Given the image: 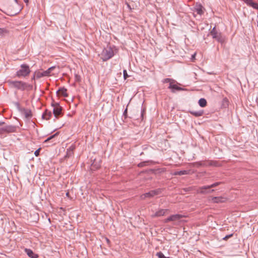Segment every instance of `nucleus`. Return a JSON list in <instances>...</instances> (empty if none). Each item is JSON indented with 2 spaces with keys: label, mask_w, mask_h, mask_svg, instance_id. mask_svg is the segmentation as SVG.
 Wrapping results in <instances>:
<instances>
[{
  "label": "nucleus",
  "mask_w": 258,
  "mask_h": 258,
  "mask_svg": "<svg viewBox=\"0 0 258 258\" xmlns=\"http://www.w3.org/2000/svg\"><path fill=\"white\" fill-rule=\"evenodd\" d=\"M210 34L214 39H215L221 44L225 43V36L222 35L219 29L216 28V26L211 30Z\"/></svg>",
  "instance_id": "nucleus-1"
},
{
  "label": "nucleus",
  "mask_w": 258,
  "mask_h": 258,
  "mask_svg": "<svg viewBox=\"0 0 258 258\" xmlns=\"http://www.w3.org/2000/svg\"><path fill=\"white\" fill-rule=\"evenodd\" d=\"M31 72L29 66L27 64H22L20 66V69L17 72L16 76L19 77H26L28 76Z\"/></svg>",
  "instance_id": "nucleus-2"
},
{
  "label": "nucleus",
  "mask_w": 258,
  "mask_h": 258,
  "mask_svg": "<svg viewBox=\"0 0 258 258\" xmlns=\"http://www.w3.org/2000/svg\"><path fill=\"white\" fill-rule=\"evenodd\" d=\"M114 55V52L111 47H107L103 50L101 58L104 61H105L112 58Z\"/></svg>",
  "instance_id": "nucleus-3"
},
{
  "label": "nucleus",
  "mask_w": 258,
  "mask_h": 258,
  "mask_svg": "<svg viewBox=\"0 0 258 258\" xmlns=\"http://www.w3.org/2000/svg\"><path fill=\"white\" fill-rule=\"evenodd\" d=\"M52 106L53 107V114L55 118L57 119L63 115L62 107L59 105V104L57 102L52 103Z\"/></svg>",
  "instance_id": "nucleus-4"
},
{
  "label": "nucleus",
  "mask_w": 258,
  "mask_h": 258,
  "mask_svg": "<svg viewBox=\"0 0 258 258\" xmlns=\"http://www.w3.org/2000/svg\"><path fill=\"white\" fill-rule=\"evenodd\" d=\"M162 190V189L161 188H157L155 190H152L143 194L141 195V198L142 199H145L146 198H152L156 195H158L161 194Z\"/></svg>",
  "instance_id": "nucleus-5"
},
{
  "label": "nucleus",
  "mask_w": 258,
  "mask_h": 258,
  "mask_svg": "<svg viewBox=\"0 0 258 258\" xmlns=\"http://www.w3.org/2000/svg\"><path fill=\"white\" fill-rule=\"evenodd\" d=\"M10 84L13 87L18 90H20L21 91L25 90V86L26 85L25 82H23L21 81H13L10 82Z\"/></svg>",
  "instance_id": "nucleus-6"
},
{
  "label": "nucleus",
  "mask_w": 258,
  "mask_h": 258,
  "mask_svg": "<svg viewBox=\"0 0 258 258\" xmlns=\"http://www.w3.org/2000/svg\"><path fill=\"white\" fill-rule=\"evenodd\" d=\"M55 67H51L48 69L46 71H43V72H40L38 71V73H36L37 79H39L43 77L48 76H49L51 71L55 69Z\"/></svg>",
  "instance_id": "nucleus-7"
},
{
  "label": "nucleus",
  "mask_w": 258,
  "mask_h": 258,
  "mask_svg": "<svg viewBox=\"0 0 258 258\" xmlns=\"http://www.w3.org/2000/svg\"><path fill=\"white\" fill-rule=\"evenodd\" d=\"M208 185L203 186L199 187L198 192L201 194H207L213 192L215 190L214 189H211L212 187L207 188Z\"/></svg>",
  "instance_id": "nucleus-8"
},
{
  "label": "nucleus",
  "mask_w": 258,
  "mask_h": 258,
  "mask_svg": "<svg viewBox=\"0 0 258 258\" xmlns=\"http://www.w3.org/2000/svg\"><path fill=\"white\" fill-rule=\"evenodd\" d=\"M176 82H171V83L169 84V85L168 87V89L171 90V91L174 93L176 91H180L184 90V89L178 86L176 84H175Z\"/></svg>",
  "instance_id": "nucleus-9"
},
{
  "label": "nucleus",
  "mask_w": 258,
  "mask_h": 258,
  "mask_svg": "<svg viewBox=\"0 0 258 258\" xmlns=\"http://www.w3.org/2000/svg\"><path fill=\"white\" fill-rule=\"evenodd\" d=\"M16 130L15 126L12 125H6L1 128H0V133H13Z\"/></svg>",
  "instance_id": "nucleus-10"
},
{
  "label": "nucleus",
  "mask_w": 258,
  "mask_h": 258,
  "mask_svg": "<svg viewBox=\"0 0 258 258\" xmlns=\"http://www.w3.org/2000/svg\"><path fill=\"white\" fill-rule=\"evenodd\" d=\"M101 160L100 159H94L93 162L91 164V170H96L99 169L101 166Z\"/></svg>",
  "instance_id": "nucleus-11"
},
{
  "label": "nucleus",
  "mask_w": 258,
  "mask_h": 258,
  "mask_svg": "<svg viewBox=\"0 0 258 258\" xmlns=\"http://www.w3.org/2000/svg\"><path fill=\"white\" fill-rule=\"evenodd\" d=\"M183 216L180 214L172 215L165 220V222L167 223L169 221H175L180 219Z\"/></svg>",
  "instance_id": "nucleus-12"
},
{
  "label": "nucleus",
  "mask_w": 258,
  "mask_h": 258,
  "mask_svg": "<svg viewBox=\"0 0 258 258\" xmlns=\"http://www.w3.org/2000/svg\"><path fill=\"white\" fill-rule=\"evenodd\" d=\"M227 198L223 197H214L212 198V202L213 203H223L227 201Z\"/></svg>",
  "instance_id": "nucleus-13"
},
{
  "label": "nucleus",
  "mask_w": 258,
  "mask_h": 258,
  "mask_svg": "<svg viewBox=\"0 0 258 258\" xmlns=\"http://www.w3.org/2000/svg\"><path fill=\"white\" fill-rule=\"evenodd\" d=\"M203 8H204L201 4L196 3L194 7V10L198 14L202 15L204 13V11L203 10Z\"/></svg>",
  "instance_id": "nucleus-14"
},
{
  "label": "nucleus",
  "mask_w": 258,
  "mask_h": 258,
  "mask_svg": "<svg viewBox=\"0 0 258 258\" xmlns=\"http://www.w3.org/2000/svg\"><path fill=\"white\" fill-rule=\"evenodd\" d=\"M25 252L30 258H38V254L34 253L32 250L29 248H25Z\"/></svg>",
  "instance_id": "nucleus-15"
},
{
  "label": "nucleus",
  "mask_w": 258,
  "mask_h": 258,
  "mask_svg": "<svg viewBox=\"0 0 258 258\" xmlns=\"http://www.w3.org/2000/svg\"><path fill=\"white\" fill-rule=\"evenodd\" d=\"M67 89L64 87L60 88L58 91H57L56 93L58 95H61L64 97H68V94L67 93Z\"/></svg>",
  "instance_id": "nucleus-16"
},
{
  "label": "nucleus",
  "mask_w": 258,
  "mask_h": 258,
  "mask_svg": "<svg viewBox=\"0 0 258 258\" xmlns=\"http://www.w3.org/2000/svg\"><path fill=\"white\" fill-rule=\"evenodd\" d=\"M52 115V113L50 111L46 109L42 114V117L46 120H49Z\"/></svg>",
  "instance_id": "nucleus-17"
},
{
  "label": "nucleus",
  "mask_w": 258,
  "mask_h": 258,
  "mask_svg": "<svg viewBox=\"0 0 258 258\" xmlns=\"http://www.w3.org/2000/svg\"><path fill=\"white\" fill-rule=\"evenodd\" d=\"M189 112L193 115L194 116L196 117H200L203 115L204 114V111L203 110H200V111H192V110H189Z\"/></svg>",
  "instance_id": "nucleus-18"
},
{
  "label": "nucleus",
  "mask_w": 258,
  "mask_h": 258,
  "mask_svg": "<svg viewBox=\"0 0 258 258\" xmlns=\"http://www.w3.org/2000/svg\"><path fill=\"white\" fill-rule=\"evenodd\" d=\"M189 173V170H180V171H176L172 173L173 175H187Z\"/></svg>",
  "instance_id": "nucleus-19"
},
{
  "label": "nucleus",
  "mask_w": 258,
  "mask_h": 258,
  "mask_svg": "<svg viewBox=\"0 0 258 258\" xmlns=\"http://www.w3.org/2000/svg\"><path fill=\"white\" fill-rule=\"evenodd\" d=\"M24 114L25 117L27 119H30L32 116L31 111L28 109H24Z\"/></svg>",
  "instance_id": "nucleus-20"
},
{
  "label": "nucleus",
  "mask_w": 258,
  "mask_h": 258,
  "mask_svg": "<svg viewBox=\"0 0 258 258\" xmlns=\"http://www.w3.org/2000/svg\"><path fill=\"white\" fill-rule=\"evenodd\" d=\"M167 211V209H160L155 213V216L160 217L164 215L165 212Z\"/></svg>",
  "instance_id": "nucleus-21"
},
{
  "label": "nucleus",
  "mask_w": 258,
  "mask_h": 258,
  "mask_svg": "<svg viewBox=\"0 0 258 258\" xmlns=\"http://www.w3.org/2000/svg\"><path fill=\"white\" fill-rule=\"evenodd\" d=\"M198 103L201 107H205L207 106V102L205 98H202L199 99Z\"/></svg>",
  "instance_id": "nucleus-22"
},
{
  "label": "nucleus",
  "mask_w": 258,
  "mask_h": 258,
  "mask_svg": "<svg viewBox=\"0 0 258 258\" xmlns=\"http://www.w3.org/2000/svg\"><path fill=\"white\" fill-rule=\"evenodd\" d=\"M58 132H57L55 134L50 136V137H49L48 138H47L44 142V143H47L48 142H49V141L51 140L52 139H54L55 137H56V136H58Z\"/></svg>",
  "instance_id": "nucleus-23"
},
{
  "label": "nucleus",
  "mask_w": 258,
  "mask_h": 258,
  "mask_svg": "<svg viewBox=\"0 0 258 258\" xmlns=\"http://www.w3.org/2000/svg\"><path fill=\"white\" fill-rule=\"evenodd\" d=\"M208 165L212 166H218L219 164L216 161H209Z\"/></svg>",
  "instance_id": "nucleus-24"
},
{
  "label": "nucleus",
  "mask_w": 258,
  "mask_h": 258,
  "mask_svg": "<svg viewBox=\"0 0 258 258\" xmlns=\"http://www.w3.org/2000/svg\"><path fill=\"white\" fill-rule=\"evenodd\" d=\"M8 33V31L5 28H0V36H4Z\"/></svg>",
  "instance_id": "nucleus-25"
},
{
  "label": "nucleus",
  "mask_w": 258,
  "mask_h": 258,
  "mask_svg": "<svg viewBox=\"0 0 258 258\" xmlns=\"http://www.w3.org/2000/svg\"><path fill=\"white\" fill-rule=\"evenodd\" d=\"M162 82L163 83H169L170 84L171 82H176V81L170 78H166L162 81Z\"/></svg>",
  "instance_id": "nucleus-26"
},
{
  "label": "nucleus",
  "mask_w": 258,
  "mask_h": 258,
  "mask_svg": "<svg viewBox=\"0 0 258 258\" xmlns=\"http://www.w3.org/2000/svg\"><path fill=\"white\" fill-rule=\"evenodd\" d=\"M222 182H215L210 185H208V186L207 187V188H209V187H216L219 185H220L221 184H222Z\"/></svg>",
  "instance_id": "nucleus-27"
},
{
  "label": "nucleus",
  "mask_w": 258,
  "mask_h": 258,
  "mask_svg": "<svg viewBox=\"0 0 258 258\" xmlns=\"http://www.w3.org/2000/svg\"><path fill=\"white\" fill-rule=\"evenodd\" d=\"M156 255L159 257V258H170V257H166L165 256L164 254L160 251V252H158L157 253H156Z\"/></svg>",
  "instance_id": "nucleus-28"
},
{
  "label": "nucleus",
  "mask_w": 258,
  "mask_h": 258,
  "mask_svg": "<svg viewBox=\"0 0 258 258\" xmlns=\"http://www.w3.org/2000/svg\"><path fill=\"white\" fill-rule=\"evenodd\" d=\"M149 161L142 162L138 164V166L140 167H142L145 166H146L147 165V163H149Z\"/></svg>",
  "instance_id": "nucleus-29"
},
{
  "label": "nucleus",
  "mask_w": 258,
  "mask_h": 258,
  "mask_svg": "<svg viewBox=\"0 0 258 258\" xmlns=\"http://www.w3.org/2000/svg\"><path fill=\"white\" fill-rule=\"evenodd\" d=\"M32 88H33V86L32 85L28 84L26 83V85L25 86V90L27 89V90H30L32 89Z\"/></svg>",
  "instance_id": "nucleus-30"
},
{
  "label": "nucleus",
  "mask_w": 258,
  "mask_h": 258,
  "mask_svg": "<svg viewBox=\"0 0 258 258\" xmlns=\"http://www.w3.org/2000/svg\"><path fill=\"white\" fill-rule=\"evenodd\" d=\"M146 109L144 108H142L141 111V117L142 118V120H143L144 119V115L145 113Z\"/></svg>",
  "instance_id": "nucleus-31"
},
{
  "label": "nucleus",
  "mask_w": 258,
  "mask_h": 258,
  "mask_svg": "<svg viewBox=\"0 0 258 258\" xmlns=\"http://www.w3.org/2000/svg\"><path fill=\"white\" fill-rule=\"evenodd\" d=\"M194 166L196 167H200L201 166H202V161L196 162L194 163Z\"/></svg>",
  "instance_id": "nucleus-32"
},
{
  "label": "nucleus",
  "mask_w": 258,
  "mask_h": 258,
  "mask_svg": "<svg viewBox=\"0 0 258 258\" xmlns=\"http://www.w3.org/2000/svg\"><path fill=\"white\" fill-rule=\"evenodd\" d=\"M233 234H229V235H226L225 237H224L223 238V239L224 240H227L229 238L232 237L233 236Z\"/></svg>",
  "instance_id": "nucleus-33"
},
{
  "label": "nucleus",
  "mask_w": 258,
  "mask_h": 258,
  "mask_svg": "<svg viewBox=\"0 0 258 258\" xmlns=\"http://www.w3.org/2000/svg\"><path fill=\"white\" fill-rule=\"evenodd\" d=\"M41 148H39L38 149L36 150L34 152V155L35 156L38 157L40 154V151Z\"/></svg>",
  "instance_id": "nucleus-34"
},
{
  "label": "nucleus",
  "mask_w": 258,
  "mask_h": 258,
  "mask_svg": "<svg viewBox=\"0 0 258 258\" xmlns=\"http://www.w3.org/2000/svg\"><path fill=\"white\" fill-rule=\"evenodd\" d=\"M208 162H209V161H202V166L207 167V166H210L209 165H208Z\"/></svg>",
  "instance_id": "nucleus-35"
},
{
  "label": "nucleus",
  "mask_w": 258,
  "mask_h": 258,
  "mask_svg": "<svg viewBox=\"0 0 258 258\" xmlns=\"http://www.w3.org/2000/svg\"><path fill=\"white\" fill-rule=\"evenodd\" d=\"M123 77L125 79H126L128 77L126 70H123Z\"/></svg>",
  "instance_id": "nucleus-36"
},
{
  "label": "nucleus",
  "mask_w": 258,
  "mask_h": 258,
  "mask_svg": "<svg viewBox=\"0 0 258 258\" xmlns=\"http://www.w3.org/2000/svg\"><path fill=\"white\" fill-rule=\"evenodd\" d=\"M67 150H68L67 151V155L68 156H70L72 154V153L73 149H71V148H70Z\"/></svg>",
  "instance_id": "nucleus-37"
},
{
  "label": "nucleus",
  "mask_w": 258,
  "mask_h": 258,
  "mask_svg": "<svg viewBox=\"0 0 258 258\" xmlns=\"http://www.w3.org/2000/svg\"><path fill=\"white\" fill-rule=\"evenodd\" d=\"M127 108H126L123 113V116L124 117V118H126L127 117Z\"/></svg>",
  "instance_id": "nucleus-38"
},
{
  "label": "nucleus",
  "mask_w": 258,
  "mask_h": 258,
  "mask_svg": "<svg viewBox=\"0 0 258 258\" xmlns=\"http://www.w3.org/2000/svg\"><path fill=\"white\" fill-rule=\"evenodd\" d=\"M38 73V71H36L35 72V73H34V75L33 76V77H32V80H35V79L36 78H37V76H36V73Z\"/></svg>",
  "instance_id": "nucleus-39"
},
{
  "label": "nucleus",
  "mask_w": 258,
  "mask_h": 258,
  "mask_svg": "<svg viewBox=\"0 0 258 258\" xmlns=\"http://www.w3.org/2000/svg\"><path fill=\"white\" fill-rule=\"evenodd\" d=\"M223 102H224V103H226L227 104H228V99L226 98H224L223 99Z\"/></svg>",
  "instance_id": "nucleus-40"
},
{
  "label": "nucleus",
  "mask_w": 258,
  "mask_h": 258,
  "mask_svg": "<svg viewBox=\"0 0 258 258\" xmlns=\"http://www.w3.org/2000/svg\"><path fill=\"white\" fill-rule=\"evenodd\" d=\"M5 123V122L0 121V125H2L4 124Z\"/></svg>",
  "instance_id": "nucleus-41"
},
{
  "label": "nucleus",
  "mask_w": 258,
  "mask_h": 258,
  "mask_svg": "<svg viewBox=\"0 0 258 258\" xmlns=\"http://www.w3.org/2000/svg\"><path fill=\"white\" fill-rule=\"evenodd\" d=\"M24 2L26 3V4H28V2H29V0H24Z\"/></svg>",
  "instance_id": "nucleus-42"
},
{
  "label": "nucleus",
  "mask_w": 258,
  "mask_h": 258,
  "mask_svg": "<svg viewBox=\"0 0 258 258\" xmlns=\"http://www.w3.org/2000/svg\"><path fill=\"white\" fill-rule=\"evenodd\" d=\"M195 55H196V54H194V55H192V58H195Z\"/></svg>",
  "instance_id": "nucleus-43"
},
{
  "label": "nucleus",
  "mask_w": 258,
  "mask_h": 258,
  "mask_svg": "<svg viewBox=\"0 0 258 258\" xmlns=\"http://www.w3.org/2000/svg\"><path fill=\"white\" fill-rule=\"evenodd\" d=\"M14 1H15V2L17 4H18V0H14Z\"/></svg>",
  "instance_id": "nucleus-44"
},
{
  "label": "nucleus",
  "mask_w": 258,
  "mask_h": 258,
  "mask_svg": "<svg viewBox=\"0 0 258 258\" xmlns=\"http://www.w3.org/2000/svg\"><path fill=\"white\" fill-rule=\"evenodd\" d=\"M66 196H67V197H69V192H67V193L66 194Z\"/></svg>",
  "instance_id": "nucleus-45"
},
{
  "label": "nucleus",
  "mask_w": 258,
  "mask_h": 258,
  "mask_svg": "<svg viewBox=\"0 0 258 258\" xmlns=\"http://www.w3.org/2000/svg\"><path fill=\"white\" fill-rule=\"evenodd\" d=\"M106 240H107V242H108L109 241V239L107 238L106 239Z\"/></svg>",
  "instance_id": "nucleus-46"
},
{
  "label": "nucleus",
  "mask_w": 258,
  "mask_h": 258,
  "mask_svg": "<svg viewBox=\"0 0 258 258\" xmlns=\"http://www.w3.org/2000/svg\"><path fill=\"white\" fill-rule=\"evenodd\" d=\"M257 17H258V15H257ZM257 26L258 27V20H257Z\"/></svg>",
  "instance_id": "nucleus-47"
},
{
  "label": "nucleus",
  "mask_w": 258,
  "mask_h": 258,
  "mask_svg": "<svg viewBox=\"0 0 258 258\" xmlns=\"http://www.w3.org/2000/svg\"><path fill=\"white\" fill-rule=\"evenodd\" d=\"M142 154H143V152H142L140 155H142Z\"/></svg>",
  "instance_id": "nucleus-48"
}]
</instances>
